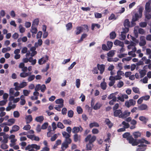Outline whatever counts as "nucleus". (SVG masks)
<instances>
[{
	"label": "nucleus",
	"instance_id": "nucleus-20",
	"mask_svg": "<svg viewBox=\"0 0 151 151\" xmlns=\"http://www.w3.org/2000/svg\"><path fill=\"white\" fill-rule=\"evenodd\" d=\"M80 135H79L77 134H75L73 135V139L74 141L75 142H77L78 141L80 140Z\"/></svg>",
	"mask_w": 151,
	"mask_h": 151
},
{
	"label": "nucleus",
	"instance_id": "nucleus-24",
	"mask_svg": "<svg viewBox=\"0 0 151 151\" xmlns=\"http://www.w3.org/2000/svg\"><path fill=\"white\" fill-rule=\"evenodd\" d=\"M39 23V19L38 18L35 19L33 22L32 26L37 27Z\"/></svg>",
	"mask_w": 151,
	"mask_h": 151
},
{
	"label": "nucleus",
	"instance_id": "nucleus-47",
	"mask_svg": "<svg viewBox=\"0 0 151 151\" xmlns=\"http://www.w3.org/2000/svg\"><path fill=\"white\" fill-rule=\"evenodd\" d=\"M144 64V63L143 61H141V60H140L138 62L136 63V65H137L136 69H138L139 68V66L140 65H143Z\"/></svg>",
	"mask_w": 151,
	"mask_h": 151
},
{
	"label": "nucleus",
	"instance_id": "nucleus-63",
	"mask_svg": "<svg viewBox=\"0 0 151 151\" xmlns=\"http://www.w3.org/2000/svg\"><path fill=\"white\" fill-rule=\"evenodd\" d=\"M124 85V83L122 81H120L117 84V86L119 88H120Z\"/></svg>",
	"mask_w": 151,
	"mask_h": 151
},
{
	"label": "nucleus",
	"instance_id": "nucleus-54",
	"mask_svg": "<svg viewBox=\"0 0 151 151\" xmlns=\"http://www.w3.org/2000/svg\"><path fill=\"white\" fill-rule=\"evenodd\" d=\"M13 115L15 118H18L20 116L19 113L17 111H14L13 113Z\"/></svg>",
	"mask_w": 151,
	"mask_h": 151
},
{
	"label": "nucleus",
	"instance_id": "nucleus-13",
	"mask_svg": "<svg viewBox=\"0 0 151 151\" xmlns=\"http://www.w3.org/2000/svg\"><path fill=\"white\" fill-rule=\"evenodd\" d=\"M114 44L116 45H119L121 47H124V42L117 40H116L114 41Z\"/></svg>",
	"mask_w": 151,
	"mask_h": 151
},
{
	"label": "nucleus",
	"instance_id": "nucleus-34",
	"mask_svg": "<svg viewBox=\"0 0 151 151\" xmlns=\"http://www.w3.org/2000/svg\"><path fill=\"white\" fill-rule=\"evenodd\" d=\"M36 27L32 26L31 27V32L32 33L36 34L37 32V29Z\"/></svg>",
	"mask_w": 151,
	"mask_h": 151
},
{
	"label": "nucleus",
	"instance_id": "nucleus-27",
	"mask_svg": "<svg viewBox=\"0 0 151 151\" xmlns=\"http://www.w3.org/2000/svg\"><path fill=\"white\" fill-rule=\"evenodd\" d=\"M109 35L110 38L112 40L114 39L116 36V34L114 31L111 32L109 34Z\"/></svg>",
	"mask_w": 151,
	"mask_h": 151
},
{
	"label": "nucleus",
	"instance_id": "nucleus-33",
	"mask_svg": "<svg viewBox=\"0 0 151 151\" xmlns=\"http://www.w3.org/2000/svg\"><path fill=\"white\" fill-rule=\"evenodd\" d=\"M29 74L28 73L25 72H22L20 73V76L22 78H25L31 74V73H29Z\"/></svg>",
	"mask_w": 151,
	"mask_h": 151
},
{
	"label": "nucleus",
	"instance_id": "nucleus-2",
	"mask_svg": "<svg viewBox=\"0 0 151 151\" xmlns=\"http://www.w3.org/2000/svg\"><path fill=\"white\" fill-rule=\"evenodd\" d=\"M62 135L65 139L63 142L62 143V147L68 148L69 145L72 142V140L70 138V135L69 133L64 131L62 133Z\"/></svg>",
	"mask_w": 151,
	"mask_h": 151
},
{
	"label": "nucleus",
	"instance_id": "nucleus-64",
	"mask_svg": "<svg viewBox=\"0 0 151 151\" xmlns=\"http://www.w3.org/2000/svg\"><path fill=\"white\" fill-rule=\"evenodd\" d=\"M35 76L34 75H31L28 77V80L29 81H31L35 79Z\"/></svg>",
	"mask_w": 151,
	"mask_h": 151
},
{
	"label": "nucleus",
	"instance_id": "nucleus-7",
	"mask_svg": "<svg viewBox=\"0 0 151 151\" xmlns=\"http://www.w3.org/2000/svg\"><path fill=\"white\" fill-rule=\"evenodd\" d=\"M83 130V128L81 125L79 127H75L72 129V132L73 133L77 134L79 132H81Z\"/></svg>",
	"mask_w": 151,
	"mask_h": 151
},
{
	"label": "nucleus",
	"instance_id": "nucleus-60",
	"mask_svg": "<svg viewBox=\"0 0 151 151\" xmlns=\"http://www.w3.org/2000/svg\"><path fill=\"white\" fill-rule=\"evenodd\" d=\"M14 86H15L14 90L17 91L19 90V83L18 82H15L14 83Z\"/></svg>",
	"mask_w": 151,
	"mask_h": 151
},
{
	"label": "nucleus",
	"instance_id": "nucleus-32",
	"mask_svg": "<svg viewBox=\"0 0 151 151\" xmlns=\"http://www.w3.org/2000/svg\"><path fill=\"white\" fill-rule=\"evenodd\" d=\"M102 104L98 102L96 103L93 107V109L94 110H97L99 109L101 106Z\"/></svg>",
	"mask_w": 151,
	"mask_h": 151
},
{
	"label": "nucleus",
	"instance_id": "nucleus-10",
	"mask_svg": "<svg viewBox=\"0 0 151 151\" xmlns=\"http://www.w3.org/2000/svg\"><path fill=\"white\" fill-rule=\"evenodd\" d=\"M151 11V6L150 2L146 3L145 5V12H150Z\"/></svg>",
	"mask_w": 151,
	"mask_h": 151
},
{
	"label": "nucleus",
	"instance_id": "nucleus-29",
	"mask_svg": "<svg viewBox=\"0 0 151 151\" xmlns=\"http://www.w3.org/2000/svg\"><path fill=\"white\" fill-rule=\"evenodd\" d=\"M93 145L92 144L90 143L89 142L86 145V150H91L92 149Z\"/></svg>",
	"mask_w": 151,
	"mask_h": 151
},
{
	"label": "nucleus",
	"instance_id": "nucleus-9",
	"mask_svg": "<svg viewBox=\"0 0 151 151\" xmlns=\"http://www.w3.org/2000/svg\"><path fill=\"white\" fill-rule=\"evenodd\" d=\"M122 112L121 109H117L114 111V115L115 117H119V118H121L120 117V115L122 114Z\"/></svg>",
	"mask_w": 151,
	"mask_h": 151
},
{
	"label": "nucleus",
	"instance_id": "nucleus-55",
	"mask_svg": "<svg viewBox=\"0 0 151 151\" xmlns=\"http://www.w3.org/2000/svg\"><path fill=\"white\" fill-rule=\"evenodd\" d=\"M48 123L47 122H45L44 123L42 126L41 128L43 129H46L48 126Z\"/></svg>",
	"mask_w": 151,
	"mask_h": 151
},
{
	"label": "nucleus",
	"instance_id": "nucleus-30",
	"mask_svg": "<svg viewBox=\"0 0 151 151\" xmlns=\"http://www.w3.org/2000/svg\"><path fill=\"white\" fill-rule=\"evenodd\" d=\"M139 119L140 121L143 122L144 124H146L147 121V119L145 116H139Z\"/></svg>",
	"mask_w": 151,
	"mask_h": 151
},
{
	"label": "nucleus",
	"instance_id": "nucleus-48",
	"mask_svg": "<svg viewBox=\"0 0 151 151\" xmlns=\"http://www.w3.org/2000/svg\"><path fill=\"white\" fill-rule=\"evenodd\" d=\"M73 111L72 110H70L68 111V115L69 117L71 118L73 116Z\"/></svg>",
	"mask_w": 151,
	"mask_h": 151
},
{
	"label": "nucleus",
	"instance_id": "nucleus-26",
	"mask_svg": "<svg viewBox=\"0 0 151 151\" xmlns=\"http://www.w3.org/2000/svg\"><path fill=\"white\" fill-rule=\"evenodd\" d=\"M15 120L14 119H10L8 120V122L9 126H10L14 124L15 122Z\"/></svg>",
	"mask_w": 151,
	"mask_h": 151
},
{
	"label": "nucleus",
	"instance_id": "nucleus-38",
	"mask_svg": "<svg viewBox=\"0 0 151 151\" xmlns=\"http://www.w3.org/2000/svg\"><path fill=\"white\" fill-rule=\"evenodd\" d=\"M66 27L67 30H70L73 27L72 23L71 22L68 23L66 24Z\"/></svg>",
	"mask_w": 151,
	"mask_h": 151
},
{
	"label": "nucleus",
	"instance_id": "nucleus-36",
	"mask_svg": "<svg viewBox=\"0 0 151 151\" xmlns=\"http://www.w3.org/2000/svg\"><path fill=\"white\" fill-rule=\"evenodd\" d=\"M27 84L26 82H23L21 83L19 86V90H20L21 88H23L24 87L26 86Z\"/></svg>",
	"mask_w": 151,
	"mask_h": 151
},
{
	"label": "nucleus",
	"instance_id": "nucleus-43",
	"mask_svg": "<svg viewBox=\"0 0 151 151\" xmlns=\"http://www.w3.org/2000/svg\"><path fill=\"white\" fill-rule=\"evenodd\" d=\"M149 12H145V18L147 20L150 19H151V15L149 13Z\"/></svg>",
	"mask_w": 151,
	"mask_h": 151
},
{
	"label": "nucleus",
	"instance_id": "nucleus-37",
	"mask_svg": "<svg viewBox=\"0 0 151 151\" xmlns=\"http://www.w3.org/2000/svg\"><path fill=\"white\" fill-rule=\"evenodd\" d=\"M87 36V35L85 33H83V34L81 37V38L80 40H79L78 41V42L79 43L81 42H82L83 40Z\"/></svg>",
	"mask_w": 151,
	"mask_h": 151
},
{
	"label": "nucleus",
	"instance_id": "nucleus-50",
	"mask_svg": "<svg viewBox=\"0 0 151 151\" xmlns=\"http://www.w3.org/2000/svg\"><path fill=\"white\" fill-rule=\"evenodd\" d=\"M42 58H43L42 60L43 61L42 63L44 64L48 60L49 57L47 55H46L44 57H42Z\"/></svg>",
	"mask_w": 151,
	"mask_h": 151
},
{
	"label": "nucleus",
	"instance_id": "nucleus-49",
	"mask_svg": "<svg viewBox=\"0 0 151 151\" xmlns=\"http://www.w3.org/2000/svg\"><path fill=\"white\" fill-rule=\"evenodd\" d=\"M57 126L58 128H60L61 129H63L65 127V126L63 125V124L60 122H58Z\"/></svg>",
	"mask_w": 151,
	"mask_h": 151
},
{
	"label": "nucleus",
	"instance_id": "nucleus-39",
	"mask_svg": "<svg viewBox=\"0 0 151 151\" xmlns=\"http://www.w3.org/2000/svg\"><path fill=\"white\" fill-rule=\"evenodd\" d=\"M113 43L111 41H107V45L108 46V49L109 50L112 48L113 46Z\"/></svg>",
	"mask_w": 151,
	"mask_h": 151
},
{
	"label": "nucleus",
	"instance_id": "nucleus-6",
	"mask_svg": "<svg viewBox=\"0 0 151 151\" xmlns=\"http://www.w3.org/2000/svg\"><path fill=\"white\" fill-rule=\"evenodd\" d=\"M134 140L132 142V146H134L138 145L139 143L142 144L144 143L145 139H134Z\"/></svg>",
	"mask_w": 151,
	"mask_h": 151
},
{
	"label": "nucleus",
	"instance_id": "nucleus-15",
	"mask_svg": "<svg viewBox=\"0 0 151 151\" xmlns=\"http://www.w3.org/2000/svg\"><path fill=\"white\" fill-rule=\"evenodd\" d=\"M147 145L143 144H140L138 146L139 148L137 149V151H144L146 148L145 147H146Z\"/></svg>",
	"mask_w": 151,
	"mask_h": 151
},
{
	"label": "nucleus",
	"instance_id": "nucleus-4",
	"mask_svg": "<svg viewBox=\"0 0 151 151\" xmlns=\"http://www.w3.org/2000/svg\"><path fill=\"white\" fill-rule=\"evenodd\" d=\"M136 104V101L133 99H130L128 101L125 102V105L128 108H129L132 106H134Z\"/></svg>",
	"mask_w": 151,
	"mask_h": 151
},
{
	"label": "nucleus",
	"instance_id": "nucleus-52",
	"mask_svg": "<svg viewBox=\"0 0 151 151\" xmlns=\"http://www.w3.org/2000/svg\"><path fill=\"white\" fill-rule=\"evenodd\" d=\"M63 122L64 124L70 125L71 124V121L69 120L65 119L63 121Z\"/></svg>",
	"mask_w": 151,
	"mask_h": 151
},
{
	"label": "nucleus",
	"instance_id": "nucleus-35",
	"mask_svg": "<svg viewBox=\"0 0 151 151\" xmlns=\"http://www.w3.org/2000/svg\"><path fill=\"white\" fill-rule=\"evenodd\" d=\"M101 87V88L103 89V90H105L106 89L107 85L106 83L104 81L102 82H101L100 84Z\"/></svg>",
	"mask_w": 151,
	"mask_h": 151
},
{
	"label": "nucleus",
	"instance_id": "nucleus-42",
	"mask_svg": "<svg viewBox=\"0 0 151 151\" xmlns=\"http://www.w3.org/2000/svg\"><path fill=\"white\" fill-rule=\"evenodd\" d=\"M12 129L14 132H17L19 129L20 128L18 125H14L12 126Z\"/></svg>",
	"mask_w": 151,
	"mask_h": 151
},
{
	"label": "nucleus",
	"instance_id": "nucleus-18",
	"mask_svg": "<svg viewBox=\"0 0 151 151\" xmlns=\"http://www.w3.org/2000/svg\"><path fill=\"white\" fill-rule=\"evenodd\" d=\"M132 134L134 139H136L140 137L141 133L139 131L135 132L133 133Z\"/></svg>",
	"mask_w": 151,
	"mask_h": 151
},
{
	"label": "nucleus",
	"instance_id": "nucleus-17",
	"mask_svg": "<svg viewBox=\"0 0 151 151\" xmlns=\"http://www.w3.org/2000/svg\"><path fill=\"white\" fill-rule=\"evenodd\" d=\"M83 28L81 26L76 27V30L75 31V33L76 35H78L82 32Z\"/></svg>",
	"mask_w": 151,
	"mask_h": 151
},
{
	"label": "nucleus",
	"instance_id": "nucleus-44",
	"mask_svg": "<svg viewBox=\"0 0 151 151\" xmlns=\"http://www.w3.org/2000/svg\"><path fill=\"white\" fill-rule=\"evenodd\" d=\"M8 147V146L5 143L2 144L1 145V148L3 150L6 149H7Z\"/></svg>",
	"mask_w": 151,
	"mask_h": 151
},
{
	"label": "nucleus",
	"instance_id": "nucleus-59",
	"mask_svg": "<svg viewBox=\"0 0 151 151\" xmlns=\"http://www.w3.org/2000/svg\"><path fill=\"white\" fill-rule=\"evenodd\" d=\"M80 85V80L79 79H77L76 80V87L78 88Z\"/></svg>",
	"mask_w": 151,
	"mask_h": 151
},
{
	"label": "nucleus",
	"instance_id": "nucleus-16",
	"mask_svg": "<svg viewBox=\"0 0 151 151\" xmlns=\"http://www.w3.org/2000/svg\"><path fill=\"white\" fill-rule=\"evenodd\" d=\"M147 108V106L146 104H142L138 106V109L139 110H143L146 109Z\"/></svg>",
	"mask_w": 151,
	"mask_h": 151
},
{
	"label": "nucleus",
	"instance_id": "nucleus-56",
	"mask_svg": "<svg viewBox=\"0 0 151 151\" xmlns=\"http://www.w3.org/2000/svg\"><path fill=\"white\" fill-rule=\"evenodd\" d=\"M133 91L136 93H139L140 92L139 88L137 87H133L132 88Z\"/></svg>",
	"mask_w": 151,
	"mask_h": 151
},
{
	"label": "nucleus",
	"instance_id": "nucleus-21",
	"mask_svg": "<svg viewBox=\"0 0 151 151\" xmlns=\"http://www.w3.org/2000/svg\"><path fill=\"white\" fill-rule=\"evenodd\" d=\"M25 119L27 124L29 123L32 120V116L30 115L26 116Z\"/></svg>",
	"mask_w": 151,
	"mask_h": 151
},
{
	"label": "nucleus",
	"instance_id": "nucleus-8",
	"mask_svg": "<svg viewBox=\"0 0 151 151\" xmlns=\"http://www.w3.org/2000/svg\"><path fill=\"white\" fill-rule=\"evenodd\" d=\"M98 69L100 71V73L102 74L104 73L105 70V66L104 64L100 65L99 64H97Z\"/></svg>",
	"mask_w": 151,
	"mask_h": 151
},
{
	"label": "nucleus",
	"instance_id": "nucleus-1",
	"mask_svg": "<svg viewBox=\"0 0 151 151\" xmlns=\"http://www.w3.org/2000/svg\"><path fill=\"white\" fill-rule=\"evenodd\" d=\"M143 9L142 7H140L138 9L137 12L135 13L134 15H133L131 22V26L134 27L136 24L135 22L138 21L139 19L141 18L142 16V12Z\"/></svg>",
	"mask_w": 151,
	"mask_h": 151
},
{
	"label": "nucleus",
	"instance_id": "nucleus-45",
	"mask_svg": "<svg viewBox=\"0 0 151 151\" xmlns=\"http://www.w3.org/2000/svg\"><path fill=\"white\" fill-rule=\"evenodd\" d=\"M114 54V50H111L107 53V55L109 57H112L113 56Z\"/></svg>",
	"mask_w": 151,
	"mask_h": 151
},
{
	"label": "nucleus",
	"instance_id": "nucleus-40",
	"mask_svg": "<svg viewBox=\"0 0 151 151\" xmlns=\"http://www.w3.org/2000/svg\"><path fill=\"white\" fill-rule=\"evenodd\" d=\"M122 124L124 125L123 127L125 128V129L128 128L129 127V125L128 123L126 122L125 121H123Z\"/></svg>",
	"mask_w": 151,
	"mask_h": 151
},
{
	"label": "nucleus",
	"instance_id": "nucleus-5",
	"mask_svg": "<svg viewBox=\"0 0 151 151\" xmlns=\"http://www.w3.org/2000/svg\"><path fill=\"white\" fill-rule=\"evenodd\" d=\"M35 148L36 150H39L40 149V146L36 144H32L31 145H29L25 148V150H29L30 149Z\"/></svg>",
	"mask_w": 151,
	"mask_h": 151
},
{
	"label": "nucleus",
	"instance_id": "nucleus-11",
	"mask_svg": "<svg viewBox=\"0 0 151 151\" xmlns=\"http://www.w3.org/2000/svg\"><path fill=\"white\" fill-rule=\"evenodd\" d=\"M130 114V112H129L128 110H125L123 113H122V114L120 116L122 118H125L129 116Z\"/></svg>",
	"mask_w": 151,
	"mask_h": 151
},
{
	"label": "nucleus",
	"instance_id": "nucleus-3",
	"mask_svg": "<svg viewBox=\"0 0 151 151\" xmlns=\"http://www.w3.org/2000/svg\"><path fill=\"white\" fill-rule=\"evenodd\" d=\"M123 138H126L127 140L128 141L129 144H132V142L134 140V138L129 132H126L122 135Z\"/></svg>",
	"mask_w": 151,
	"mask_h": 151
},
{
	"label": "nucleus",
	"instance_id": "nucleus-23",
	"mask_svg": "<svg viewBox=\"0 0 151 151\" xmlns=\"http://www.w3.org/2000/svg\"><path fill=\"white\" fill-rule=\"evenodd\" d=\"M99 126V124L96 122L91 123L89 125V127L91 128H93L94 127H98Z\"/></svg>",
	"mask_w": 151,
	"mask_h": 151
},
{
	"label": "nucleus",
	"instance_id": "nucleus-41",
	"mask_svg": "<svg viewBox=\"0 0 151 151\" xmlns=\"http://www.w3.org/2000/svg\"><path fill=\"white\" fill-rule=\"evenodd\" d=\"M116 101V97H115L112 100H111L109 101V104L111 105H113L114 103Z\"/></svg>",
	"mask_w": 151,
	"mask_h": 151
},
{
	"label": "nucleus",
	"instance_id": "nucleus-61",
	"mask_svg": "<svg viewBox=\"0 0 151 151\" xmlns=\"http://www.w3.org/2000/svg\"><path fill=\"white\" fill-rule=\"evenodd\" d=\"M113 19L115 20L116 18L115 17V15L114 14H111L110 17H109V20H112Z\"/></svg>",
	"mask_w": 151,
	"mask_h": 151
},
{
	"label": "nucleus",
	"instance_id": "nucleus-58",
	"mask_svg": "<svg viewBox=\"0 0 151 151\" xmlns=\"http://www.w3.org/2000/svg\"><path fill=\"white\" fill-rule=\"evenodd\" d=\"M147 23L145 22H141L139 24V26L142 27H146L147 26Z\"/></svg>",
	"mask_w": 151,
	"mask_h": 151
},
{
	"label": "nucleus",
	"instance_id": "nucleus-14",
	"mask_svg": "<svg viewBox=\"0 0 151 151\" xmlns=\"http://www.w3.org/2000/svg\"><path fill=\"white\" fill-rule=\"evenodd\" d=\"M140 41L139 44L140 46H143L145 45L146 44V42L145 37L142 36L140 38Z\"/></svg>",
	"mask_w": 151,
	"mask_h": 151
},
{
	"label": "nucleus",
	"instance_id": "nucleus-51",
	"mask_svg": "<svg viewBox=\"0 0 151 151\" xmlns=\"http://www.w3.org/2000/svg\"><path fill=\"white\" fill-rule=\"evenodd\" d=\"M19 31L20 32L23 33L25 32V29L24 27H22L21 24L19 26Z\"/></svg>",
	"mask_w": 151,
	"mask_h": 151
},
{
	"label": "nucleus",
	"instance_id": "nucleus-19",
	"mask_svg": "<svg viewBox=\"0 0 151 151\" xmlns=\"http://www.w3.org/2000/svg\"><path fill=\"white\" fill-rule=\"evenodd\" d=\"M124 27H132L131 24H130V22L128 19H126L124 22Z\"/></svg>",
	"mask_w": 151,
	"mask_h": 151
},
{
	"label": "nucleus",
	"instance_id": "nucleus-53",
	"mask_svg": "<svg viewBox=\"0 0 151 151\" xmlns=\"http://www.w3.org/2000/svg\"><path fill=\"white\" fill-rule=\"evenodd\" d=\"M33 58L32 57L30 58V60L29 62L32 63L31 64L32 65H35L36 63V59L33 60Z\"/></svg>",
	"mask_w": 151,
	"mask_h": 151
},
{
	"label": "nucleus",
	"instance_id": "nucleus-25",
	"mask_svg": "<svg viewBox=\"0 0 151 151\" xmlns=\"http://www.w3.org/2000/svg\"><path fill=\"white\" fill-rule=\"evenodd\" d=\"M42 43V41L41 39H40L38 40L37 42H35V46L36 47H37L39 46H41Z\"/></svg>",
	"mask_w": 151,
	"mask_h": 151
},
{
	"label": "nucleus",
	"instance_id": "nucleus-62",
	"mask_svg": "<svg viewBox=\"0 0 151 151\" xmlns=\"http://www.w3.org/2000/svg\"><path fill=\"white\" fill-rule=\"evenodd\" d=\"M31 128V126L29 124H27L25 125L23 128V129L25 130H29Z\"/></svg>",
	"mask_w": 151,
	"mask_h": 151
},
{
	"label": "nucleus",
	"instance_id": "nucleus-28",
	"mask_svg": "<svg viewBox=\"0 0 151 151\" xmlns=\"http://www.w3.org/2000/svg\"><path fill=\"white\" fill-rule=\"evenodd\" d=\"M44 117L42 116H40L37 117L35 119V120L37 122H41L43 121Z\"/></svg>",
	"mask_w": 151,
	"mask_h": 151
},
{
	"label": "nucleus",
	"instance_id": "nucleus-31",
	"mask_svg": "<svg viewBox=\"0 0 151 151\" xmlns=\"http://www.w3.org/2000/svg\"><path fill=\"white\" fill-rule=\"evenodd\" d=\"M146 71L144 69L141 70L139 71L140 77L141 78L143 77L146 74Z\"/></svg>",
	"mask_w": 151,
	"mask_h": 151
},
{
	"label": "nucleus",
	"instance_id": "nucleus-12",
	"mask_svg": "<svg viewBox=\"0 0 151 151\" xmlns=\"http://www.w3.org/2000/svg\"><path fill=\"white\" fill-rule=\"evenodd\" d=\"M56 104H60V105H58L59 107H62L63 106L64 100L62 99H57L55 101Z\"/></svg>",
	"mask_w": 151,
	"mask_h": 151
},
{
	"label": "nucleus",
	"instance_id": "nucleus-57",
	"mask_svg": "<svg viewBox=\"0 0 151 151\" xmlns=\"http://www.w3.org/2000/svg\"><path fill=\"white\" fill-rule=\"evenodd\" d=\"M77 112L79 114H81L83 112V110L80 106H78L77 108Z\"/></svg>",
	"mask_w": 151,
	"mask_h": 151
},
{
	"label": "nucleus",
	"instance_id": "nucleus-22",
	"mask_svg": "<svg viewBox=\"0 0 151 151\" xmlns=\"http://www.w3.org/2000/svg\"><path fill=\"white\" fill-rule=\"evenodd\" d=\"M105 122L109 128H111L113 126V124L111 122L109 119H106L105 120Z\"/></svg>",
	"mask_w": 151,
	"mask_h": 151
},
{
	"label": "nucleus",
	"instance_id": "nucleus-46",
	"mask_svg": "<svg viewBox=\"0 0 151 151\" xmlns=\"http://www.w3.org/2000/svg\"><path fill=\"white\" fill-rule=\"evenodd\" d=\"M96 137L95 136H93L92 137H91L89 142L90 143L92 144L96 140Z\"/></svg>",
	"mask_w": 151,
	"mask_h": 151
}]
</instances>
